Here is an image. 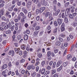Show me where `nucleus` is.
I'll use <instances>...</instances> for the list:
<instances>
[{"instance_id":"obj_1","label":"nucleus","mask_w":77,"mask_h":77,"mask_svg":"<svg viewBox=\"0 0 77 77\" xmlns=\"http://www.w3.org/2000/svg\"><path fill=\"white\" fill-rule=\"evenodd\" d=\"M45 16L46 17H49V19L50 21H51L53 19V18L52 17V13H50L49 12H47V13H46L45 14Z\"/></svg>"},{"instance_id":"obj_2","label":"nucleus","mask_w":77,"mask_h":77,"mask_svg":"<svg viewBox=\"0 0 77 77\" xmlns=\"http://www.w3.org/2000/svg\"><path fill=\"white\" fill-rule=\"evenodd\" d=\"M60 29L61 32H63L65 31V29L64 24H62L61 25Z\"/></svg>"},{"instance_id":"obj_3","label":"nucleus","mask_w":77,"mask_h":77,"mask_svg":"<svg viewBox=\"0 0 77 77\" xmlns=\"http://www.w3.org/2000/svg\"><path fill=\"white\" fill-rule=\"evenodd\" d=\"M57 21L58 24L60 25L62 23V20L61 19L58 18L57 19Z\"/></svg>"},{"instance_id":"obj_4","label":"nucleus","mask_w":77,"mask_h":77,"mask_svg":"<svg viewBox=\"0 0 77 77\" xmlns=\"http://www.w3.org/2000/svg\"><path fill=\"white\" fill-rule=\"evenodd\" d=\"M25 73L26 74H24V77H28V76L30 75V73L28 71H26Z\"/></svg>"},{"instance_id":"obj_5","label":"nucleus","mask_w":77,"mask_h":77,"mask_svg":"<svg viewBox=\"0 0 77 77\" xmlns=\"http://www.w3.org/2000/svg\"><path fill=\"white\" fill-rule=\"evenodd\" d=\"M8 54L10 55L12 54V56H14V51L12 50L9 51V52L8 53Z\"/></svg>"},{"instance_id":"obj_6","label":"nucleus","mask_w":77,"mask_h":77,"mask_svg":"<svg viewBox=\"0 0 77 77\" xmlns=\"http://www.w3.org/2000/svg\"><path fill=\"white\" fill-rule=\"evenodd\" d=\"M40 59L39 58H37L36 60V63L35 64V66H37L39 65V63H40L39 62Z\"/></svg>"},{"instance_id":"obj_7","label":"nucleus","mask_w":77,"mask_h":77,"mask_svg":"<svg viewBox=\"0 0 77 77\" xmlns=\"http://www.w3.org/2000/svg\"><path fill=\"white\" fill-rule=\"evenodd\" d=\"M69 8H67L66 11L65 13V15L66 16H67L69 15Z\"/></svg>"},{"instance_id":"obj_8","label":"nucleus","mask_w":77,"mask_h":77,"mask_svg":"<svg viewBox=\"0 0 77 77\" xmlns=\"http://www.w3.org/2000/svg\"><path fill=\"white\" fill-rule=\"evenodd\" d=\"M41 3L42 4L45 6H46L47 4V2H45L44 0H42L41 2Z\"/></svg>"},{"instance_id":"obj_9","label":"nucleus","mask_w":77,"mask_h":77,"mask_svg":"<svg viewBox=\"0 0 77 77\" xmlns=\"http://www.w3.org/2000/svg\"><path fill=\"white\" fill-rule=\"evenodd\" d=\"M8 67V65L7 64H5L2 66V69H4Z\"/></svg>"},{"instance_id":"obj_10","label":"nucleus","mask_w":77,"mask_h":77,"mask_svg":"<svg viewBox=\"0 0 77 77\" xmlns=\"http://www.w3.org/2000/svg\"><path fill=\"white\" fill-rule=\"evenodd\" d=\"M62 61H60L59 62H58L57 63V67H58L60 65H61V64L62 63Z\"/></svg>"},{"instance_id":"obj_11","label":"nucleus","mask_w":77,"mask_h":77,"mask_svg":"<svg viewBox=\"0 0 77 77\" xmlns=\"http://www.w3.org/2000/svg\"><path fill=\"white\" fill-rule=\"evenodd\" d=\"M31 4L32 3L31 2H28L26 5V7L28 8H29L31 6Z\"/></svg>"},{"instance_id":"obj_12","label":"nucleus","mask_w":77,"mask_h":77,"mask_svg":"<svg viewBox=\"0 0 77 77\" xmlns=\"http://www.w3.org/2000/svg\"><path fill=\"white\" fill-rule=\"evenodd\" d=\"M61 43L60 42V41H57V42H56L55 43V45L56 46L58 45L59 46L60 45Z\"/></svg>"},{"instance_id":"obj_13","label":"nucleus","mask_w":77,"mask_h":77,"mask_svg":"<svg viewBox=\"0 0 77 77\" xmlns=\"http://www.w3.org/2000/svg\"><path fill=\"white\" fill-rule=\"evenodd\" d=\"M51 51H48L47 52V56L49 57L51 56Z\"/></svg>"},{"instance_id":"obj_14","label":"nucleus","mask_w":77,"mask_h":77,"mask_svg":"<svg viewBox=\"0 0 77 77\" xmlns=\"http://www.w3.org/2000/svg\"><path fill=\"white\" fill-rule=\"evenodd\" d=\"M45 9V7H42L41 9H40V11L41 12H42Z\"/></svg>"},{"instance_id":"obj_15","label":"nucleus","mask_w":77,"mask_h":77,"mask_svg":"<svg viewBox=\"0 0 77 77\" xmlns=\"http://www.w3.org/2000/svg\"><path fill=\"white\" fill-rule=\"evenodd\" d=\"M51 74L52 75H53L54 74V73H56V69H53L51 71Z\"/></svg>"},{"instance_id":"obj_16","label":"nucleus","mask_w":77,"mask_h":77,"mask_svg":"<svg viewBox=\"0 0 77 77\" xmlns=\"http://www.w3.org/2000/svg\"><path fill=\"white\" fill-rule=\"evenodd\" d=\"M29 38L28 37V35H25L24 37V39L25 40H28V39Z\"/></svg>"},{"instance_id":"obj_17","label":"nucleus","mask_w":77,"mask_h":77,"mask_svg":"<svg viewBox=\"0 0 77 77\" xmlns=\"http://www.w3.org/2000/svg\"><path fill=\"white\" fill-rule=\"evenodd\" d=\"M63 68V66L62 65H61L60 67H59L58 69H57V71H60Z\"/></svg>"},{"instance_id":"obj_18","label":"nucleus","mask_w":77,"mask_h":77,"mask_svg":"<svg viewBox=\"0 0 77 77\" xmlns=\"http://www.w3.org/2000/svg\"><path fill=\"white\" fill-rule=\"evenodd\" d=\"M72 26L74 27H75L77 26V23L74 22L72 24Z\"/></svg>"},{"instance_id":"obj_19","label":"nucleus","mask_w":77,"mask_h":77,"mask_svg":"<svg viewBox=\"0 0 77 77\" xmlns=\"http://www.w3.org/2000/svg\"><path fill=\"white\" fill-rule=\"evenodd\" d=\"M25 45H21V48L23 50L25 49L26 48V47Z\"/></svg>"},{"instance_id":"obj_20","label":"nucleus","mask_w":77,"mask_h":77,"mask_svg":"<svg viewBox=\"0 0 77 77\" xmlns=\"http://www.w3.org/2000/svg\"><path fill=\"white\" fill-rule=\"evenodd\" d=\"M45 71V69H43L41 71V73L42 74H44Z\"/></svg>"},{"instance_id":"obj_21","label":"nucleus","mask_w":77,"mask_h":77,"mask_svg":"<svg viewBox=\"0 0 77 77\" xmlns=\"http://www.w3.org/2000/svg\"><path fill=\"white\" fill-rule=\"evenodd\" d=\"M40 27L39 26H37L35 28V31L38 30L40 29Z\"/></svg>"},{"instance_id":"obj_22","label":"nucleus","mask_w":77,"mask_h":77,"mask_svg":"<svg viewBox=\"0 0 77 77\" xmlns=\"http://www.w3.org/2000/svg\"><path fill=\"white\" fill-rule=\"evenodd\" d=\"M38 32L37 31H35L33 33V35L34 36H37L38 35Z\"/></svg>"},{"instance_id":"obj_23","label":"nucleus","mask_w":77,"mask_h":77,"mask_svg":"<svg viewBox=\"0 0 77 77\" xmlns=\"http://www.w3.org/2000/svg\"><path fill=\"white\" fill-rule=\"evenodd\" d=\"M68 63V62H64L63 64V65L64 66L66 67V66H67Z\"/></svg>"},{"instance_id":"obj_24","label":"nucleus","mask_w":77,"mask_h":77,"mask_svg":"<svg viewBox=\"0 0 77 77\" xmlns=\"http://www.w3.org/2000/svg\"><path fill=\"white\" fill-rule=\"evenodd\" d=\"M57 29H55L54 30V34H57Z\"/></svg>"},{"instance_id":"obj_25","label":"nucleus","mask_w":77,"mask_h":77,"mask_svg":"<svg viewBox=\"0 0 77 77\" xmlns=\"http://www.w3.org/2000/svg\"><path fill=\"white\" fill-rule=\"evenodd\" d=\"M0 13L2 15H3L4 13V10L3 9L1 10Z\"/></svg>"},{"instance_id":"obj_26","label":"nucleus","mask_w":77,"mask_h":77,"mask_svg":"<svg viewBox=\"0 0 77 77\" xmlns=\"http://www.w3.org/2000/svg\"><path fill=\"white\" fill-rule=\"evenodd\" d=\"M19 50H20V49L19 48L15 49V51L16 53H17V54H18V52Z\"/></svg>"},{"instance_id":"obj_27","label":"nucleus","mask_w":77,"mask_h":77,"mask_svg":"<svg viewBox=\"0 0 77 77\" xmlns=\"http://www.w3.org/2000/svg\"><path fill=\"white\" fill-rule=\"evenodd\" d=\"M58 38L60 40V42H64L63 40L62 39V38L59 37Z\"/></svg>"},{"instance_id":"obj_28","label":"nucleus","mask_w":77,"mask_h":77,"mask_svg":"<svg viewBox=\"0 0 77 77\" xmlns=\"http://www.w3.org/2000/svg\"><path fill=\"white\" fill-rule=\"evenodd\" d=\"M50 73V71L48 70H47V71H46L45 74H46V75H48V74H49Z\"/></svg>"},{"instance_id":"obj_29","label":"nucleus","mask_w":77,"mask_h":77,"mask_svg":"<svg viewBox=\"0 0 77 77\" xmlns=\"http://www.w3.org/2000/svg\"><path fill=\"white\" fill-rule=\"evenodd\" d=\"M11 32V30H8V31L6 32V34H8L10 33Z\"/></svg>"},{"instance_id":"obj_30","label":"nucleus","mask_w":77,"mask_h":77,"mask_svg":"<svg viewBox=\"0 0 77 77\" xmlns=\"http://www.w3.org/2000/svg\"><path fill=\"white\" fill-rule=\"evenodd\" d=\"M68 22V19L67 18H65L64 19V22L66 23H67Z\"/></svg>"},{"instance_id":"obj_31","label":"nucleus","mask_w":77,"mask_h":77,"mask_svg":"<svg viewBox=\"0 0 77 77\" xmlns=\"http://www.w3.org/2000/svg\"><path fill=\"white\" fill-rule=\"evenodd\" d=\"M5 22H2V24H1V26L3 27L5 26Z\"/></svg>"},{"instance_id":"obj_32","label":"nucleus","mask_w":77,"mask_h":77,"mask_svg":"<svg viewBox=\"0 0 77 77\" xmlns=\"http://www.w3.org/2000/svg\"><path fill=\"white\" fill-rule=\"evenodd\" d=\"M58 51V50L57 49H55L54 50V52L55 53H57Z\"/></svg>"},{"instance_id":"obj_33","label":"nucleus","mask_w":77,"mask_h":77,"mask_svg":"<svg viewBox=\"0 0 77 77\" xmlns=\"http://www.w3.org/2000/svg\"><path fill=\"white\" fill-rule=\"evenodd\" d=\"M17 1H18V0H13V2H12L13 5L16 2H17Z\"/></svg>"},{"instance_id":"obj_34","label":"nucleus","mask_w":77,"mask_h":77,"mask_svg":"<svg viewBox=\"0 0 77 77\" xmlns=\"http://www.w3.org/2000/svg\"><path fill=\"white\" fill-rule=\"evenodd\" d=\"M55 54L54 52H51V56L52 57H54L55 56Z\"/></svg>"},{"instance_id":"obj_35","label":"nucleus","mask_w":77,"mask_h":77,"mask_svg":"<svg viewBox=\"0 0 77 77\" xmlns=\"http://www.w3.org/2000/svg\"><path fill=\"white\" fill-rule=\"evenodd\" d=\"M54 26H57L58 25L56 21H54Z\"/></svg>"},{"instance_id":"obj_36","label":"nucleus","mask_w":77,"mask_h":77,"mask_svg":"<svg viewBox=\"0 0 77 77\" xmlns=\"http://www.w3.org/2000/svg\"><path fill=\"white\" fill-rule=\"evenodd\" d=\"M56 62H54V63L53 64V67L54 68H55L56 67Z\"/></svg>"},{"instance_id":"obj_37","label":"nucleus","mask_w":77,"mask_h":77,"mask_svg":"<svg viewBox=\"0 0 77 77\" xmlns=\"http://www.w3.org/2000/svg\"><path fill=\"white\" fill-rule=\"evenodd\" d=\"M9 26L8 25H7L6 26H5L4 28L5 29H7L8 28Z\"/></svg>"},{"instance_id":"obj_38","label":"nucleus","mask_w":77,"mask_h":77,"mask_svg":"<svg viewBox=\"0 0 77 77\" xmlns=\"http://www.w3.org/2000/svg\"><path fill=\"white\" fill-rule=\"evenodd\" d=\"M20 15L23 17H25L24 18H26V17L24 15V14H23V13L21 12L20 13Z\"/></svg>"},{"instance_id":"obj_39","label":"nucleus","mask_w":77,"mask_h":77,"mask_svg":"<svg viewBox=\"0 0 77 77\" xmlns=\"http://www.w3.org/2000/svg\"><path fill=\"white\" fill-rule=\"evenodd\" d=\"M17 39L18 40H20L21 38V36L20 35H18L17 37Z\"/></svg>"},{"instance_id":"obj_40","label":"nucleus","mask_w":77,"mask_h":77,"mask_svg":"<svg viewBox=\"0 0 77 77\" xmlns=\"http://www.w3.org/2000/svg\"><path fill=\"white\" fill-rule=\"evenodd\" d=\"M10 14V13L8 11H6V16H8Z\"/></svg>"},{"instance_id":"obj_41","label":"nucleus","mask_w":77,"mask_h":77,"mask_svg":"<svg viewBox=\"0 0 77 77\" xmlns=\"http://www.w3.org/2000/svg\"><path fill=\"white\" fill-rule=\"evenodd\" d=\"M72 60L73 61H75V60H76V57H73L72 59Z\"/></svg>"},{"instance_id":"obj_42","label":"nucleus","mask_w":77,"mask_h":77,"mask_svg":"<svg viewBox=\"0 0 77 77\" xmlns=\"http://www.w3.org/2000/svg\"><path fill=\"white\" fill-rule=\"evenodd\" d=\"M68 43H65L64 44V46L66 47L68 45Z\"/></svg>"},{"instance_id":"obj_43","label":"nucleus","mask_w":77,"mask_h":77,"mask_svg":"<svg viewBox=\"0 0 77 77\" xmlns=\"http://www.w3.org/2000/svg\"><path fill=\"white\" fill-rule=\"evenodd\" d=\"M42 54H40L38 55V57L39 58H41L42 57Z\"/></svg>"},{"instance_id":"obj_44","label":"nucleus","mask_w":77,"mask_h":77,"mask_svg":"<svg viewBox=\"0 0 77 77\" xmlns=\"http://www.w3.org/2000/svg\"><path fill=\"white\" fill-rule=\"evenodd\" d=\"M31 63H35V60L32 59V61H31Z\"/></svg>"},{"instance_id":"obj_45","label":"nucleus","mask_w":77,"mask_h":77,"mask_svg":"<svg viewBox=\"0 0 77 77\" xmlns=\"http://www.w3.org/2000/svg\"><path fill=\"white\" fill-rule=\"evenodd\" d=\"M32 16L31 13H30V12H29L28 13V16L29 17H30Z\"/></svg>"},{"instance_id":"obj_46","label":"nucleus","mask_w":77,"mask_h":77,"mask_svg":"<svg viewBox=\"0 0 77 77\" xmlns=\"http://www.w3.org/2000/svg\"><path fill=\"white\" fill-rule=\"evenodd\" d=\"M70 57H71V55L70 54L68 55L67 56V59L69 60Z\"/></svg>"},{"instance_id":"obj_47","label":"nucleus","mask_w":77,"mask_h":77,"mask_svg":"<svg viewBox=\"0 0 77 77\" xmlns=\"http://www.w3.org/2000/svg\"><path fill=\"white\" fill-rule=\"evenodd\" d=\"M21 73L22 74H24L25 73V70H23L21 71Z\"/></svg>"},{"instance_id":"obj_48","label":"nucleus","mask_w":77,"mask_h":77,"mask_svg":"<svg viewBox=\"0 0 77 77\" xmlns=\"http://www.w3.org/2000/svg\"><path fill=\"white\" fill-rule=\"evenodd\" d=\"M58 15V13H57V12H56L55 13H53V15L54 16H57Z\"/></svg>"},{"instance_id":"obj_49","label":"nucleus","mask_w":77,"mask_h":77,"mask_svg":"<svg viewBox=\"0 0 77 77\" xmlns=\"http://www.w3.org/2000/svg\"><path fill=\"white\" fill-rule=\"evenodd\" d=\"M45 63V61H43L41 63V65L42 66H44Z\"/></svg>"},{"instance_id":"obj_50","label":"nucleus","mask_w":77,"mask_h":77,"mask_svg":"<svg viewBox=\"0 0 77 77\" xmlns=\"http://www.w3.org/2000/svg\"><path fill=\"white\" fill-rule=\"evenodd\" d=\"M67 49H66L65 51L64 52V54H63V55L64 56H65V55H66V52H67Z\"/></svg>"},{"instance_id":"obj_51","label":"nucleus","mask_w":77,"mask_h":77,"mask_svg":"<svg viewBox=\"0 0 77 77\" xmlns=\"http://www.w3.org/2000/svg\"><path fill=\"white\" fill-rule=\"evenodd\" d=\"M37 25V23H34V24L32 26L33 27H35Z\"/></svg>"},{"instance_id":"obj_52","label":"nucleus","mask_w":77,"mask_h":77,"mask_svg":"<svg viewBox=\"0 0 77 77\" xmlns=\"http://www.w3.org/2000/svg\"><path fill=\"white\" fill-rule=\"evenodd\" d=\"M25 61V60L24 59H22V60H20V62L21 63H23V62H24Z\"/></svg>"},{"instance_id":"obj_53","label":"nucleus","mask_w":77,"mask_h":77,"mask_svg":"<svg viewBox=\"0 0 77 77\" xmlns=\"http://www.w3.org/2000/svg\"><path fill=\"white\" fill-rule=\"evenodd\" d=\"M14 21L16 23H17L18 22V20L17 19H14Z\"/></svg>"},{"instance_id":"obj_54","label":"nucleus","mask_w":77,"mask_h":77,"mask_svg":"<svg viewBox=\"0 0 77 77\" xmlns=\"http://www.w3.org/2000/svg\"><path fill=\"white\" fill-rule=\"evenodd\" d=\"M36 73L35 72H33L32 74V75L33 76H35L36 75Z\"/></svg>"},{"instance_id":"obj_55","label":"nucleus","mask_w":77,"mask_h":77,"mask_svg":"<svg viewBox=\"0 0 77 77\" xmlns=\"http://www.w3.org/2000/svg\"><path fill=\"white\" fill-rule=\"evenodd\" d=\"M31 68L32 69H35V67L33 65H32L31 66Z\"/></svg>"},{"instance_id":"obj_56","label":"nucleus","mask_w":77,"mask_h":77,"mask_svg":"<svg viewBox=\"0 0 77 77\" xmlns=\"http://www.w3.org/2000/svg\"><path fill=\"white\" fill-rule=\"evenodd\" d=\"M58 75L57 74H55L54 75L53 77H58Z\"/></svg>"},{"instance_id":"obj_57","label":"nucleus","mask_w":77,"mask_h":77,"mask_svg":"<svg viewBox=\"0 0 77 77\" xmlns=\"http://www.w3.org/2000/svg\"><path fill=\"white\" fill-rule=\"evenodd\" d=\"M69 17L71 19H73V17L72 15V14H70L69 15Z\"/></svg>"},{"instance_id":"obj_58","label":"nucleus","mask_w":77,"mask_h":77,"mask_svg":"<svg viewBox=\"0 0 77 77\" xmlns=\"http://www.w3.org/2000/svg\"><path fill=\"white\" fill-rule=\"evenodd\" d=\"M36 70L37 72L39 70V66H37L36 67Z\"/></svg>"},{"instance_id":"obj_59","label":"nucleus","mask_w":77,"mask_h":77,"mask_svg":"<svg viewBox=\"0 0 77 77\" xmlns=\"http://www.w3.org/2000/svg\"><path fill=\"white\" fill-rule=\"evenodd\" d=\"M74 66L75 68L77 67V61L75 62Z\"/></svg>"},{"instance_id":"obj_60","label":"nucleus","mask_w":77,"mask_h":77,"mask_svg":"<svg viewBox=\"0 0 77 77\" xmlns=\"http://www.w3.org/2000/svg\"><path fill=\"white\" fill-rule=\"evenodd\" d=\"M22 52L21 51H20L19 52V54L20 55H21L22 54Z\"/></svg>"},{"instance_id":"obj_61","label":"nucleus","mask_w":77,"mask_h":77,"mask_svg":"<svg viewBox=\"0 0 77 77\" xmlns=\"http://www.w3.org/2000/svg\"><path fill=\"white\" fill-rule=\"evenodd\" d=\"M51 69V67L49 66L47 67V69L49 70Z\"/></svg>"},{"instance_id":"obj_62","label":"nucleus","mask_w":77,"mask_h":77,"mask_svg":"<svg viewBox=\"0 0 77 77\" xmlns=\"http://www.w3.org/2000/svg\"><path fill=\"white\" fill-rule=\"evenodd\" d=\"M31 68V66H28L27 67V69H29V70Z\"/></svg>"},{"instance_id":"obj_63","label":"nucleus","mask_w":77,"mask_h":77,"mask_svg":"<svg viewBox=\"0 0 77 77\" xmlns=\"http://www.w3.org/2000/svg\"><path fill=\"white\" fill-rule=\"evenodd\" d=\"M8 66H9L10 67H11V62H9L8 63Z\"/></svg>"},{"instance_id":"obj_64","label":"nucleus","mask_w":77,"mask_h":77,"mask_svg":"<svg viewBox=\"0 0 77 77\" xmlns=\"http://www.w3.org/2000/svg\"><path fill=\"white\" fill-rule=\"evenodd\" d=\"M39 9H37L36 10V12L37 13V14H38L39 13Z\"/></svg>"}]
</instances>
